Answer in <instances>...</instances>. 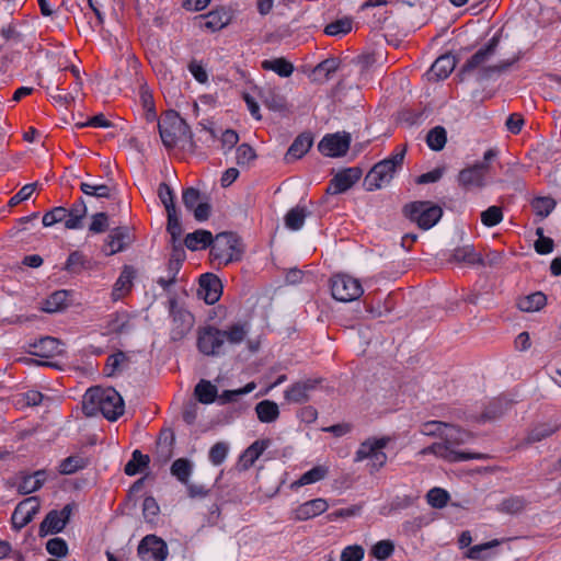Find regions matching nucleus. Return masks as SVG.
Returning <instances> with one entry per match:
<instances>
[{"instance_id": "nucleus-20", "label": "nucleus", "mask_w": 561, "mask_h": 561, "mask_svg": "<svg viewBox=\"0 0 561 561\" xmlns=\"http://www.w3.org/2000/svg\"><path fill=\"white\" fill-rule=\"evenodd\" d=\"M318 385L317 379H306L295 382L284 392V398L288 402L302 403L308 401L309 392L312 391Z\"/></svg>"}, {"instance_id": "nucleus-7", "label": "nucleus", "mask_w": 561, "mask_h": 561, "mask_svg": "<svg viewBox=\"0 0 561 561\" xmlns=\"http://www.w3.org/2000/svg\"><path fill=\"white\" fill-rule=\"evenodd\" d=\"M210 247V255L224 264L239 261L243 252L241 240L233 232L218 233Z\"/></svg>"}, {"instance_id": "nucleus-18", "label": "nucleus", "mask_w": 561, "mask_h": 561, "mask_svg": "<svg viewBox=\"0 0 561 561\" xmlns=\"http://www.w3.org/2000/svg\"><path fill=\"white\" fill-rule=\"evenodd\" d=\"M329 507L327 500L322 497L313 499L300 504L297 508L293 511L291 518L295 520H308L313 517H317L324 513Z\"/></svg>"}, {"instance_id": "nucleus-58", "label": "nucleus", "mask_w": 561, "mask_h": 561, "mask_svg": "<svg viewBox=\"0 0 561 561\" xmlns=\"http://www.w3.org/2000/svg\"><path fill=\"white\" fill-rule=\"evenodd\" d=\"M255 158V151L249 144H241L237 147L236 162L238 165H249Z\"/></svg>"}, {"instance_id": "nucleus-47", "label": "nucleus", "mask_w": 561, "mask_h": 561, "mask_svg": "<svg viewBox=\"0 0 561 561\" xmlns=\"http://www.w3.org/2000/svg\"><path fill=\"white\" fill-rule=\"evenodd\" d=\"M167 215H168L167 231L171 236V243H172V247L174 248L175 245L181 244L180 238L183 232L182 225L180 221L178 210L168 211Z\"/></svg>"}, {"instance_id": "nucleus-23", "label": "nucleus", "mask_w": 561, "mask_h": 561, "mask_svg": "<svg viewBox=\"0 0 561 561\" xmlns=\"http://www.w3.org/2000/svg\"><path fill=\"white\" fill-rule=\"evenodd\" d=\"M135 270L131 266L125 265L116 279L113 290H112V299L114 301H117L122 299L124 296H126L131 287H133V280L135 278Z\"/></svg>"}, {"instance_id": "nucleus-15", "label": "nucleus", "mask_w": 561, "mask_h": 561, "mask_svg": "<svg viewBox=\"0 0 561 561\" xmlns=\"http://www.w3.org/2000/svg\"><path fill=\"white\" fill-rule=\"evenodd\" d=\"M362 176L359 168H347L337 172L327 187L328 194H341L350 190Z\"/></svg>"}, {"instance_id": "nucleus-13", "label": "nucleus", "mask_w": 561, "mask_h": 561, "mask_svg": "<svg viewBox=\"0 0 561 561\" xmlns=\"http://www.w3.org/2000/svg\"><path fill=\"white\" fill-rule=\"evenodd\" d=\"M137 552L142 561H164L168 557V547L161 538L147 535L140 541Z\"/></svg>"}, {"instance_id": "nucleus-11", "label": "nucleus", "mask_w": 561, "mask_h": 561, "mask_svg": "<svg viewBox=\"0 0 561 561\" xmlns=\"http://www.w3.org/2000/svg\"><path fill=\"white\" fill-rule=\"evenodd\" d=\"M390 442V437L369 438L363 442L355 454V461H363L370 459L374 467L380 468L387 461V455L382 449Z\"/></svg>"}, {"instance_id": "nucleus-32", "label": "nucleus", "mask_w": 561, "mask_h": 561, "mask_svg": "<svg viewBox=\"0 0 561 561\" xmlns=\"http://www.w3.org/2000/svg\"><path fill=\"white\" fill-rule=\"evenodd\" d=\"M255 413L262 423H272L278 419L279 408L274 401L263 400L255 405Z\"/></svg>"}, {"instance_id": "nucleus-56", "label": "nucleus", "mask_w": 561, "mask_h": 561, "mask_svg": "<svg viewBox=\"0 0 561 561\" xmlns=\"http://www.w3.org/2000/svg\"><path fill=\"white\" fill-rule=\"evenodd\" d=\"M426 499H427L428 504L432 507L443 508L444 506H446V504L449 500V494L447 491H445L443 489L433 488L432 490H430L427 492Z\"/></svg>"}, {"instance_id": "nucleus-17", "label": "nucleus", "mask_w": 561, "mask_h": 561, "mask_svg": "<svg viewBox=\"0 0 561 561\" xmlns=\"http://www.w3.org/2000/svg\"><path fill=\"white\" fill-rule=\"evenodd\" d=\"M489 171L485 162H477L473 165L461 170L458 174V183L466 190L484 186V178Z\"/></svg>"}, {"instance_id": "nucleus-45", "label": "nucleus", "mask_w": 561, "mask_h": 561, "mask_svg": "<svg viewBox=\"0 0 561 561\" xmlns=\"http://www.w3.org/2000/svg\"><path fill=\"white\" fill-rule=\"evenodd\" d=\"M80 190L87 196H93L98 198L112 197V188L106 184L81 182Z\"/></svg>"}, {"instance_id": "nucleus-49", "label": "nucleus", "mask_w": 561, "mask_h": 561, "mask_svg": "<svg viewBox=\"0 0 561 561\" xmlns=\"http://www.w3.org/2000/svg\"><path fill=\"white\" fill-rule=\"evenodd\" d=\"M89 261L87 257L79 251H73L69 254L65 270L71 274H79L83 270L88 268Z\"/></svg>"}, {"instance_id": "nucleus-14", "label": "nucleus", "mask_w": 561, "mask_h": 561, "mask_svg": "<svg viewBox=\"0 0 561 561\" xmlns=\"http://www.w3.org/2000/svg\"><path fill=\"white\" fill-rule=\"evenodd\" d=\"M39 507L41 503L37 496H30L21 501L14 508L11 516L13 528L20 530L25 527L38 513Z\"/></svg>"}, {"instance_id": "nucleus-55", "label": "nucleus", "mask_w": 561, "mask_h": 561, "mask_svg": "<svg viewBox=\"0 0 561 561\" xmlns=\"http://www.w3.org/2000/svg\"><path fill=\"white\" fill-rule=\"evenodd\" d=\"M503 220V211L500 206H490L481 213V222L486 227H494Z\"/></svg>"}, {"instance_id": "nucleus-44", "label": "nucleus", "mask_w": 561, "mask_h": 561, "mask_svg": "<svg viewBox=\"0 0 561 561\" xmlns=\"http://www.w3.org/2000/svg\"><path fill=\"white\" fill-rule=\"evenodd\" d=\"M329 469L325 466H316L312 469L305 472L297 481L293 483V486H304L312 484L323 480L328 476Z\"/></svg>"}, {"instance_id": "nucleus-21", "label": "nucleus", "mask_w": 561, "mask_h": 561, "mask_svg": "<svg viewBox=\"0 0 561 561\" xmlns=\"http://www.w3.org/2000/svg\"><path fill=\"white\" fill-rule=\"evenodd\" d=\"M199 18L204 21L203 27L210 32H217L230 23L232 15L226 8H218Z\"/></svg>"}, {"instance_id": "nucleus-6", "label": "nucleus", "mask_w": 561, "mask_h": 561, "mask_svg": "<svg viewBox=\"0 0 561 561\" xmlns=\"http://www.w3.org/2000/svg\"><path fill=\"white\" fill-rule=\"evenodd\" d=\"M159 134L167 148H173L178 141L185 140L187 149L195 150V141L187 123L176 115L168 116L158 123Z\"/></svg>"}, {"instance_id": "nucleus-1", "label": "nucleus", "mask_w": 561, "mask_h": 561, "mask_svg": "<svg viewBox=\"0 0 561 561\" xmlns=\"http://www.w3.org/2000/svg\"><path fill=\"white\" fill-rule=\"evenodd\" d=\"M250 332L248 322H236L226 329L213 324L198 328L196 347L205 356L218 357L226 354V347L240 345Z\"/></svg>"}, {"instance_id": "nucleus-36", "label": "nucleus", "mask_w": 561, "mask_h": 561, "mask_svg": "<svg viewBox=\"0 0 561 561\" xmlns=\"http://www.w3.org/2000/svg\"><path fill=\"white\" fill-rule=\"evenodd\" d=\"M60 346L61 343L57 339L45 336L34 345L35 354L42 357H53L61 352Z\"/></svg>"}, {"instance_id": "nucleus-52", "label": "nucleus", "mask_w": 561, "mask_h": 561, "mask_svg": "<svg viewBox=\"0 0 561 561\" xmlns=\"http://www.w3.org/2000/svg\"><path fill=\"white\" fill-rule=\"evenodd\" d=\"M261 98L264 105L270 110L283 111L286 107V101L284 96L271 89L263 91Z\"/></svg>"}, {"instance_id": "nucleus-33", "label": "nucleus", "mask_w": 561, "mask_h": 561, "mask_svg": "<svg viewBox=\"0 0 561 561\" xmlns=\"http://www.w3.org/2000/svg\"><path fill=\"white\" fill-rule=\"evenodd\" d=\"M89 466V459L82 455H71L59 463L58 471L60 474L69 476Z\"/></svg>"}, {"instance_id": "nucleus-40", "label": "nucleus", "mask_w": 561, "mask_h": 561, "mask_svg": "<svg viewBox=\"0 0 561 561\" xmlns=\"http://www.w3.org/2000/svg\"><path fill=\"white\" fill-rule=\"evenodd\" d=\"M149 462V456L144 455L140 450L136 449L133 451L130 460L125 465L124 472L127 476H136L147 468Z\"/></svg>"}, {"instance_id": "nucleus-37", "label": "nucleus", "mask_w": 561, "mask_h": 561, "mask_svg": "<svg viewBox=\"0 0 561 561\" xmlns=\"http://www.w3.org/2000/svg\"><path fill=\"white\" fill-rule=\"evenodd\" d=\"M547 302V297L541 291L533 293L519 299L517 306L522 311L535 312L540 310Z\"/></svg>"}, {"instance_id": "nucleus-5", "label": "nucleus", "mask_w": 561, "mask_h": 561, "mask_svg": "<svg viewBox=\"0 0 561 561\" xmlns=\"http://www.w3.org/2000/svg\"><path fill=\"white\" fill-rule=\"evenodd\" d=\"M405 151V147L398 146L390 157L376 163L365 176L366 190L371 192L388 185L396 172L402 168Z\"/></svg>"}, {"instance_id": "nucleus-28", "label": "nucleus", "mask_w": 561, "mask_h": 561, "mask_svg": "<svg viewBox=\"0 0 561 561\" xmlns=\"http://www.w3.org/2000/svg\"><path fill=\"white\" fill-rule=\"evenodd\" d=\"M65 527V519L60 518V514L58 513V511L53 510L45 516L44 520L41 523L38 535L41 537H45L48 534H58Z\"/></svg>"}, {"instance_id": "nucleus-19", "label": "nucleus", "mask_w": 561, "mask_h": 561, "mask_svg": "<svg viewBox=\"0 0 561 561\" xmlns=\"http://www.w3.org/2000/svg\"><path fill=\"white\" fill-rule=\"evenodd\" d=\"M456 67V58L450 54L439 56L426 72L430 81L446 79Z\"/></svg>"}, {"instance_id": "nucleus-61", "label": "nucleus", "mask_w": 561, "mask_h": 561, "mask_svg": "<svg viewBox=\"0 0 561 561\" xmlns=\"http://www.w3.org/2000/svg\"><path fill=\"white\" fill-rule=\"evenodd\" d=\"M394 551V546L392 541L390 540H380L378 541L371 549V554L380 560L383 561L388 559Z\"/></svg>"}, {"instance_id": "nucleus-30", "label": "nucleus", "mask_w": 561, "mask_h": 561, "mask_svg": "<svg viewBox=\"0 0 561 561\" xmlns=\"http://www.w3.org/2000/svg\"><path fill=\"white\" fill-rule=\"evenodd\" d=\"M448 261L456 263H467L470 265L482 263L480 254L474 251L472 245H463L454 249Z\"/></svg>"}, {"instance_id": "nucleus-59", "label": "nucleus", "mask_w": 561, "mask_h": 561, "mask_svg": "<svg viewBox=\"0 0 561 561\" xmlns=\"http://www.w3.org/2000/svg\"><path fill=\"white\" fill-rule=\"evenodd\" d=\"M525 501L519 496H512L499 504V511L507 514H516L524 510Z\"/></svg>"}, {"instance_id": "nucleus-8", "label": "nucleus", "mask_w": 561, "mask_h": 561, "mask_svg": "<svg viewBox=\"0 0 561 561\" xmlns=\"http://www.w3.org/2000/svg\"><path fill=\"white\" fill-rule=\"evenodd\" d=\"M403 214L421 229L428 230L439 221L443 209L432 202L417 201L405 205Z\"/></svg>"}, {"instance_id": "nucleus-25", "label": "nucleus", "mask_w": 561, "mask_h": 561, "mask_svg": "<svg viewBox=\"0 0 561 561\" xmlns=\"http://www.w3.org/2000/svg\"><path fill=\"white\" fill-rule=\"evenodd\" d=\"M313 142L309 133H302L293 141L286 153V160H297L305 156L311 148Z\"/></svg>"}, {"instance_id": "nucleus-42", "label": "nucleus", "mask_w": 561, "mask_h": 561, "mask_svg": "<svg viewBox=\"0 0 561 561\" xmlns=\"http://www.w3.org/2000/svg\"><path fill=\"white\" fill-rule=\"evenodd\" d=\"M217 388L210 381L202 379L196 386L194 393L197 400L204 404H210L217 399Z\"/></svg>"}, {"instance_id": "nucleus-24", "label": "nucleus", "mask_w": 561, "mask_h": 561, "mask_svg": "<svg viewBox=\"0 0 561 561\" xmlns=\"http://www.w3.org/2000/svg\"><path fill=\"white\" fill-rule=\"evenodd\" d=\"M341 61L336 57L327 58L319 62L312 70V81L324 83L340 69Z\"/></svg>"}, {"instance_id": "nucleus-12", "label": "nucleus", "mask_w": 561, "mask_h": 561, "mask_svg": "<svg viewBox=\"0 0 561 561\" xmlns=\"http://www.w3.org/2000/svg\"><path fill=\"white\" fill-rule=\"evenodd\" d=\"M351 145V136L347 133L325 135L318 144V150L327 157H342L346 154Z\"/></svg>"}, {"instance_id": "nucleus-57", "label": "nucleus", "mask_w": 561, "mask_h": 561, "mask_svg": "<svg viewBox=\"0 0 561 561\" xmlns=\"http://www.w3.org/2000/svg\"><path fill=\"white\" fill-rule=\"evenodd\" d=\"M158 196L168 211L176 210L174 203V193L167 183H160L158 187Z\"/></svg>"}, {"instance_id": "nucleus-53", "label": "nucleus", "mask_w": 561, "mask_h": 561, "mask_svg": "<svg viewBox=\"0 0 561 561\" xmlns=\"http://www.w3.org/2000/svg\"><path fill=\"white\" fill-rule=\"evenodd\" d=\"M535 214L541 218H546L556 207V202L551 197H536L531 202Z\"/></svg>"}, {"instance_id": "nucleus-9", "label": "nucleus", "mask_w": 561, "mask_h": 561, "mask_svg": "<svg viewBox=\"0 0 561 561\" xmlns=\"http://www.w3.org/2000/svg\"><path fill=\"white\" fill-rule=\"evenodd\" d=\"M168 311L171 319L170 340L178 342L183 340L194 325V316L179 302L175 296L168 300Z\"/></svg>"}, {"instance_id": "nucleus-2", "label": "nucleus", "mask_w": 561, "mask_h": 561, "mask_svg": "<svg viewBox=\"0 0 561 561\" xmlns=\"http://www.w3.org/2000/svg\"><path fill=\"white\" fill-rule=\"evenodd\" d=\"M472 434L457 426L447 423L443 434V442L434 443L423 448L421 455H435L449 462H459L470 459H485L486 456L480 453H466L456 449L457 446L469 443Z\"/></svg>"}, {"instance_id": "nucleus-4", "label": "nucleus", "mask_w": 561, "mask_h": 561, "mask_svg": "<svg viewBox=\"0 0 561 561\" xmlns=\"http://www.w3.org/2000/svg\"><path fill=\"white\" fill-rule=\"evenodd\" d=\"M124 400L114 388H90L84 394L83 409L88 415L100 411L113 422L124 413Z\"/></svg>"}, {"instance_id": "nucleus-39", "label": "nucleus", "mask_w": 561, "mask_h": 561, "mask_svg": "<svg viewBox=\"0 0 561 561\" xmlns=\"http://www.w3.org/2000/svg\"><path fill=\"white\" fill-rule=\"evenodd\" d=\"M170 470L181 483L187 484L193 472V462L187 458H179L173 461Z\"/></svg>"}, {"instance_id": "nucleus-63", "label": "nucleus", "mask_w": 561, "mask_h": 561, "mask_svg": "<svg viewBox=\"0 0 561 561\" xmlns=\"http://www.w3.org/2000/svg\"><path fill=\"white\" fill-rule=\"evenodd\" d=\"M108 228V217L104 211L96 213L92 216V221L89 226L91 233H102Z\"/></svg>"}, {"instance_id": "nucleus-3", "label": "nucleus", "mask_w": 561, "mask_h": 561, "mask_svg": "<svg viewBox=\"0 0 561 561\" xmlns=\"http://www.w3.org/2000/svg\"><path fill=\"white\" fill-rule=\"evenodd\" d=\"M500 44V32L494 34L488 43L478 49L462 66L460 75H469L473 71H478V80H488L495 73H502L510 69L515 62L520 59V51L517 53L512 59L502 60L496 65L486 66V64L495 55Z\"/></svg>"}, {"instance_id": "nucleus-41", "label": "nucleus", "mask_w": 561, "mask_h": 561, "mask_svg": "<svg viewBox=\"0 0 561 561\" xmlns=\"http://www.w3.org/2000/svg\"><path fill=\"white\" fill-rule=\"evenodd\" d=\"M268 443L264 440H255L252 445H250L244 453L242 454L240 460L242 466L248 469L257 460V458L263 454V451L267 448Z\"/></svg>"}, {"instance_id": "nucleus-10", "label": "nucleus", "mask_w": 561, "mask_h": 561, "mask_svg": "<svg viewBox=\"0 0 561 561\" xmlns=\"http://www.w3.org/2000/svg\"><path fill=\"white\" fill-rule=\"evenodd\" d=\"M332 297L341 302H351L358 299L363 293V286L357 278L347 274H335L330 279Z\"/></svg>"}, {"instance_id": "nucleus-60", "label": "nucleus", "mask_w": 561, "mask_h": 561, "mask_svg": "<svg viewBox=\"0 0 561 561\" xmlns=\"http://www.w3.org/2000/svg\"><path fill=\"white\" fill-rule=\"evenodd\" d=\"M46 550L51 556L62 558L68 554V545L62 538L55 537L46 542Z\"/></svg>"}, {"instance_id": "nucleus-43", "label": "nucleus", "mask_w": 561, "mask_h": 561, "mask_svg": "<svg viewBox=\"0 0 561 561\" xmlns=\"http://www.w3.org/2000/svg\"><path fill=\"white\" fill-rule=\"evenodd\" d=\"M262 68L265 70H272L283 78H287L294 72L293 64L285 58L263 60Z\"/></svg>"}, {"instance_id": "nucleus-54", "label": "nucleus", "mask_w": 561, "mask_h": 561, "mask_svg": "<svg viewBox=\"0 0 561 561\" xmlns=\"http://www.w3.org/2000/svg\"><path fill=\"white\" fill-rule=\"evenodd\" d=\"M127 360V356L124 352L118 351L112 355H110L106 359L104 366V374L108 377L114 376L117 371L121 370L123 363Z\"/></svg>"}, {"instance_id": "nucleus-38", "label": "nucleus", "mask_w": 561, "mask_h": 561, "mask_svg": "<svg viewBox=\"0 0 561 561\" xmlns=\"http://www.w3.org/2000/svg\"><path fill=\"white\" fill-rule=\"evenodd\" d=\"M353 28V19L351 16H343L324 27V34L333 37H341L350 33Z\"/></svg>"}, {"instance_id": "nucleus-64", "label": "nucleus", "mask_w": 561, "mask_h": 561, "mask_svg": "<svg viewBox=\"0 0 561 561\" xmlns=\"http://www.w3.org/2000/svg\"><path fill=\"white\" fill-rule=\"evenodd\" d=\"M111 321L108 323V329L112 332L122 334L128 331V318L125 313H113L111 316Z\"/></svg>"}, {"instance_id": "nucleus-51", "label": "nucleus", "mask_w": 561, "mask_h": 561, "mask_svg": "<svg viewBox=\"0 0 561 561\" xmlns=\"http://www.w3.org/2000/svg\"><path fill=\"white\" fill-rule=\"evenodd\" d=\"M68 216H69L68 208L58 206V207H54L49 211L45 213L43 216L42 222H43L44 227H51L55 224L62 222V221L66 224V219H68Z\"/></svg>"}, {"instance_id": "nucleus-46", "label": "nucleus", "mask_w": 561, "mask_h": 561, "mask_svg": "<svg viewBox=\"0 0 561 561\" xmlns=\"http://www.w3.org/2000/svg\"><path fill=\"white\" fill-rule=\"evenodd\" d=\"M447 141V131L443 126H435L426 136L427 146L434 151H440Z\"/></svg>"}, {"instance_id": "nucleus-22", "label": "nucleus", "mask_w": 561, "mask_h": 561, "mask_svg": "<svg viewBox=\"0 0 561 561\" xmlns=\"http://www.w3.org/2000/svg\"><path fill=\"white\" fill-rule=\"evenodd\" d=\"M129 241V234L125 228H115L107 236L102 252L105 255H113L123 251Z\"/></svg>"}, {"instance_id": "nucleus-35", "label": "nucleus", "mask_w": 561, "mask_h": 561, "mask_svg": "<svg viewBox=\"0 0 561 561\" xmlns=\"http://www.w3.org/2000/svg\"><path fill=\"white\" fill-rule=\"evenodd\" d=\"M174 436L171 432H163L157 443V459L161 463L168 462L172 457V444Z\"/></svg>"}, {"instance_id": "nucleus-50", "label": "nucleus", "mask_w": 561, "mask_h": 561, "mask_svg": "<svg viewBox=\"0 0 561 561\" xmlns=\"http://www.w3.org/2000/svg\"><path fill=\"white\" fill-rule=\"evenodd\" d=\"M184 259H185V252L183 250L182 244L175 245L173 248L172 255L168 263V267H167L168 276L176 279V276L181 270Z\"/></svg>"}, {"instance_id": "nucleus-31", "label": "nucleus", "mask_w": 561, "mask_h": 561, "mask_svg": "<svg viewBox=\"0 0 561 561\" xmlns=\"http://www.w3.org/2000/svg\"><path fill=\"white\" fill-rule=\"evenodd\" d=\"M70 293L61 289L56 290L45 299L42 310L48 313H54L62 310L68 306Z\"/></svg>"}, {"instance_id": "nucleus-27", "label": "nucleus", "mask_w": 561, "mask_h": 561, "mask_svg": "<svg viewBox=\"0 0 561 561\" xmlns=\"http://www.w3.org/2000/svg\"><path fill=\"white\" fill-rule=\"evenodd\" d=\"M46 479L44 470H37L33 474L22 477L18 491L20 494H31L42 488Z\"/></svg>"}, {"instance_id": "nucleus-34", "label": "nucleus", "mask_w": 561, "mask_h": 561, "mask_svg": "<svg viewBox=\"0 0 561 561\" xmlns=\"http://www.w3.org/2000/svg\"><path fill=\"white\" fill-rule=\"evenodd\" d=\"M310 215V211L304 206H296L287 211L285 215V226L294 231L302 228L305 219Z\"/></svg>"}, {"instance_id": "nucleus-26", "label": "nucleus", "mask_w": 561, "mask_h": 561, "mask_svg": "<svg viewBox=\"0 0 561 561\" xmlns=\"http://www.w3.org/2000/svg\"><path fill=\"white\" fill-rule=\"evenodd\" d=\"M213 243V234L208 230L198 229L192 233H187L184 239V244L191 251L206 249Z\"/></svg>"}, {"instance_id": "nucleus-16", "label": "nucleus", "mask_w": 561, "mask_h": 561, "mask_svg": "<svg viewBox=\"0 0 561 561\" xmlns=\"http://www.w3.org/2000/svg\"><path fill=\"white\" fill-rule=\"evenodd\" d=\"M197 294L207 305H214L222 294V284L216 275L210 273L203 274L199 278Z\"/></svg>"}, {"instance_id": "nucleus-62", "label": "nucleus", "mask_w": 561, "mask_h": 561, "mask_svg": "<svg viewBox=\"0 0 561 561\" xmlns=\"http://www.w3.org/2000/svg\"><path fill=\"white\" fill-rule=\"evenodd\" d=\"M447 423L440 421H428L421 425L420 432L426 436H439L443 438Z\"/></svg>"}, {"instance_id": "nucleus-48", "label": "nucleus", "mask_w": 561, "mask_h": 561, "mask_svg": "<svg viewBox=\"0 0 561 561\" xmlns=\"http://www.w3.org/2000/svg\"><path fill=\"white\" fill-rule=\"evenodd\" d=\"M499 540L494 539L484 543L476 545L470 547L466 553L465 557L471 560L482 561L488 558V552L499 546Z\"/></svg>"}, {"instance_id": "nucleus-29", "label": "nucleus", "mask_w": 561, "mask_h": 561, "mask_svg": "<svg viewBox=\"0 0 561 561\" xmlns=\"http://www.w3.org/2000/svg\"><path fill=\"white\" fill-rule=\"evenodd\" d=\"M68 211L69 216L66 219V228L71 230L82 228V220L88 211L84 199L82 197L77 199Z\"/></svg>"}]
</instances>
